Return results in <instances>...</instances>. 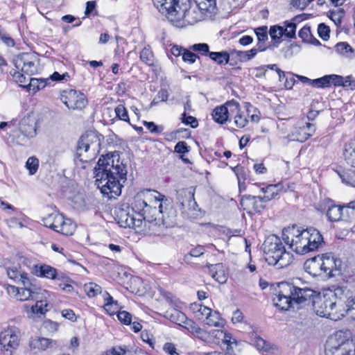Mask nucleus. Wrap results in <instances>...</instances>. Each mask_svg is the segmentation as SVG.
<instances>
[{
	"instance_id": "nucleus-1",
	"label": "nucleus",
	"mask_w": 355,
	"mask_h": 355,
	"mask_svg": "<svg viewBox=\"0 0 355 355\" xmlns=\"http://www.w3.org/2000/svg\"><path fill=\"white\" fill-rule=\"evenodd\" d=\"M96 184L101 193L108 199L116 198L121 193L127 180L126 166L120 161L118 152L101 155L94 168Z\"/></svg>"
},
{
	"instance_id": "nucleus-2",
	"label": "nucleus",
	"mask_w": 355,
	"mask_h": 355,
	"mask_svg": "<svg viewBox=\"0 0 355 355\" xmlns=\"http://www.w3.org/2000/svg\"><path fill=\"white\" fill-rule=\"evenodd\" d=\"M282 239L289 248L301 255L317 250L324 243L322 234L315 228L304 229L296 225L283 230Z\"/></svg>"
},
{
	"instance_id": "nucleus-3",
	"label": "nucleus",
	"mask_w": 355,
	"mask_h": 355,
	"mask_svg": "<svg viewBox=\"0 0 355 355\" xmlns=\"http://www.w3.org/2000/svg\"><path fill=\"white\" fill-rule=\"evenodd\" d=\"M187 3H189V0H182L181 6L172 21L176 26L193 25L206 17H211L216 9V0H195L189 7Z\"/></svg>"
},
{
	"instance_id": "nucleus-4",
	"label": "nucleus",
	"mask_w": 355,
	"mask_h": 355,
	"mask_svg": "<svg viewBox=\"0 0 355 355\" xmlns=\"http://www.w3.org/2000/svg\"><path fill=\"white\" fill-rule=\"evenodd\" d=\"M275 292V297L272 299L274 304L284 311L294 307L295 304H306L311 300L314 294L312 289L300 288L287 282L279 283Z\"/></svg>"
},
{
	"instance_id": "nucleus-5",
	"label": "nucleus",
	"mask_w": 355,
	"mask_h": 355,
	"mask_svg": "<svg viewBox=\"0 0 355 355\" xmlns=\"http://www.w3.org/2000/svg\"><path fill=\"white\" fill-rule=\"evenodd\" d=\"M263 250L266 261L269 265L283 268L293 262V254L286 250L282 239L275 234L270 235L265 239Z\"/></svg>"
},
{
	"instance_id": "nucleus-6",
	"label": "nucleus",
	"mask_w": 355,
	"mask_h": 355,
	"mask_svg": "<svg viewBox=\"0 0 355 355\" xmlns=\"http://www.w3.org/2000/svg\"><path fill=\"white\" fill-rule=\"evenodd\" d=\"M325 355H355V340L349 331H338L331 336L325 348Z\"/></svg>"
},
{
	"instance_id": "nucleus-7",
	"label": "nucleus",
	"mask_w": 355,
	"mask_h": 355,
	"mask_svg": "<svg viewBox=\"0 0 355 355\" xmlns=\"http://www.w3.org/2000/svg\"><path fill=\"white\" fill-rule=\"evenodd\" d=\"M164 196L160 193L150 189H147L138 193L135 198L133 202V209L137 212L138 216L146 219V214L150 212L153 209L151 203L154 201L155 203L157 202H163Z\"/></svg>"
},
{
	"instance_id": "nucleus-8",
	"label": "nucleus",
	"mask_w": 355,
	"mask_h": 355,
	"mask_svg": "<svg viewBox=\"0 0 355 355\" xmlns=\"http://www.w3.org/2000/svg\"><path fill=\"white\" fill-rule=\"evenodd\" d=\"M103 139L101 135L94 131H88L82 135L79 139L77 148L76 155L80 161L86 162V159H83L81 157L83 153H87L89 150L92 152L93 155L98 153L101 149V141Z\"/></svg>"
},
{
	"instance_id": "nucleus-9",
	"label": "nucleus",
	"mask_w": 355,
	"mask_h": 355,
	"mask_svg": "<svg viewBox=\"0 0 355 355\" xmlns=\"http://www.w3.org/2000/svg\"><path fill=\"white\" fill-rule=\"evenodd\" d=\"M44 225L62 234L72 235L76 230V224L70 218L60 213H52L44 218Z\"/></svg>"
},
{
	"instance_id": "nucleus-10",
	"label": "nucleus",
	"mask_w": 355,
	"mask_h": 355,
	"mask_svg": "<svg viewBox=\"0 0 355 355\" xmlns=\"http://www.w3.org/2000/svg\"><path fill=\"white\" fill-rule=\"evenodd\" d=\"M21 333L15 327H8L0 333V355H12L19 345Z\"/></svg>"
},
{
	"instance_id": "nucleus-11",
	"label": "nucleus",
	"mask_w": 355,
	"mask_h": 355,
	"mask_svg": "<svg viewBox=\"0 0 355 355\" xmlns=\"http://www.w3.org/2000/svg\"><path fill=\"white\" fill-rule=\"evenodd\" d=\"M335 307L334 300L331 292L325 291L313 299V308L315 313L320 316L331 319V313Z\"/></svg>"
},
{
	"instance_id": "nucleus-12",
	"label": "nucleus",
	"mask_w": 355,
	"mask_h": 355,
	"mask_svg": "<svg viewBox=\"0 0 355 355\" xmlns=\"http://www.w3.org/2000/svg\"><path fill=\"white\" fill-rule=\"evenodd\" d=\"M13 63L17 69H21L22 72L28 76H33L38 71L39 59L37 55L34 53L19 54L14 58Z\"/></svg>"
},
{
	"instance_id": "nucleus-13",
	"label": "nucleus",
	"mask_w": 355,
	"mask_h": 355,
	"mask_svg": "<svg viewBox=\"0 0 355 355\" xmlns=\"http://www.w3.org/2000/svg\"><path fill=\"white\" fill-rule=\"evenodd\" d=\"M62 102L71 110H81L87 105V98L81 92L76 89H66L60 94Z\"/></svg>"
},
{
	"instance_id": "nucleus-14",
	"label": "nucleus",
	"mask_w": 355,
	"mask_h": 355,
	"mask_svg": "<svg viewBox=\"0 0 355 355\" xmlns=\"http://www.w3.org/2000/svg\"><path fill=\"white\" fill-rule=\"evenodd\" d=\"M50 296V292L34 285L31 300L36 301V303L31 307L32 313L37 315L45 314L50 309V305L47 302V299Z\"/></svg>"
},
{
	"instance_id": "nucleus-15",
	"label": "nucleus",
	"mask_w": 355,
	"mask_h": 355,
	"mask_svg": "<svg viewBox=\"0 0 355 355\" xmlns=\"http://www.w3.org/2000/svg\"><path fill=\"white\" fill-rule=\"evenodd\" d=\"M315 130L314 123L302 119L295 124L290 137L293 141L304 142L315 133Z\"/></svg>"
},
{
	"instance_id": "nucleus-16",
	"label": "nucleus",
	"mask_w": 355,
	"mask_h": 355,
	"mask_svg": "<svg viewBox=\"0 0 355 355\" xmlns=\"http://www.w3.org/2000/svg\"><path fill=\"white\" fill-rule=\"evenodd\" d=\"M335 307L331 315V320L337 321L345 315L355 320V300L354 296L348 300H334Z\"/></svg>"
},
{
	"instance_id": "nucleus-17",
	"label": "nucleus",
	"mask_w": 355,
	"mask_h": 355,
	"mask_svg": "<svg viewBox=\"0 0 355 355\" xmlns=\"http://www.w3.org/2000/svg\"><path fill=\"white\" fill-rule=\"evenodd\" d=\"M159 11L164 15L171 22L174 20L182 0H153Z\"/></svg>"
},
{
	"instance_id": "nucleus-18",
	"label": "nucleus",
	"mask_w": 355,
	"mask_h": 355,
	"mask_svg": "<svg viewBox=\"0 0 355 355\" xmlns=\"http://www.w3.org/2000/svg\"><path fill=\"white\" fill-rule=\"evenodd\" d=\"M266 203L261 196L244 195L240 201L241 206L249 214L261 212L266 208Z\"/></svg>"
},
{
	"instance_id": "nucleus-19",
	"label": "nucleus",
	"mask_w": 355,
	"mask_h": 355,
	"mask_svg": "<svg viewBox=\"0 0 355 355\" xmlns=\"http://www.w3.org/2000/svg\"><path fill=\"white\" fill-rule=\"evenodd\" d=\"M209 340L211 344H219L221 341L223 344L226 345V350L230 352L233 349V345L236 346L237 342L232 337L231 334L223 331L220 329H214L209 331Z\"/></svg>"
},
{
	"instance_id": "nucleus-20",
	"label": "nucleus",
	"mask_w": 355,
	"mask_h": 355,
	"mask_svg": "<svg viewBox=\"0 0 355 355\" xmlns=\"http://www.w3.org/2000/svg\"><path fill=\"white\" fill-rule=\"evenodd\" d=\"M33 273L37 277H45L51 279L64 280L69 279L65 277L62 273H58L56 268L46 264L34 265Z\"/></svg>"
},
{
	"instance_id": "nucleus-21",
	"label": "nucleus",
	"mask_w": 355,
	"mask_h": 355,
	"mask_svg": "<svg viewBox=\"0 0 355 355\" xmlns=\"http://www.w3.org/2000/svg\"><path fill=\"white\" fill-rule=\"evenodd\" d=\"M299 80L303 83H306L317 88H327L330 87V82H334L336 85H339L338 80H340V78L336 76L325 75L321 78L316 79H310L308 77L295 75Z\"/></svg>"
},
{
	"instance_id": "nucleus-22",
	"label": "nucleus",
	"mask_w": 355,
	"mask_h": 355,
	"mask_svg": "<svg viewBox=\"0 0 355 355\" xmlns=\"http://www.w3.org/2000/svg\"><path fill=\"white\" fill-rule=\"evenodd\" d=\"M321 259L322 275L330 277H334L339 273L340 260H337L333 256L327 254H322Z\"/></svg>"
},
{
	"instance_id": "nucleus-23",
	"label": "nucleus",
	"mask_w": 355,
	"mask_h": 355,
	"mask_svg": "<svg viewBox=\"0 0 355 355\" xmlns=\"http://www.w3.org/2000/svg\"><path fill=\"white\" fill-rule=\"evenodd\" d=\"M117 216L119 218L118 223L123 227L140 228L144 223L143 218L139 216L136 218L124 210L120 211Z\"/></svg>"
},
{
	"instance_id": "nucleus-24",
	"label": "nucleus",
	"mask_w": 355,
	"mask_h": 355,
	"mask_svg": "<svg viewBox=\"0 0 355 355\" xmlns=\"http://www.w3.org/2000/svg\"><path fill=\"white\" fill-rule=\"evenodd\" d=\"M321 261V257L319 255L307 259L304 264L305 271L313 277L322 276Z\"/></svg>"
},
{
	"instance_id": "nucleus-25",
	"label": "nucleus",
	"mask_w": 355,
	"mask_h": 355,
	"mask_svg": "<svg viewBox=\"0 0 355 355\" xmlns=\"http://www.w3.org/2000/svg\"><path fill=\"white\" fill-rule=\"evenodd\" d=\"M257 186L260 188V191L263 193V199L268 202L274 199L279 192L282 189L281 184L265 185L264 183H259Z\"/></svg>"
},
{
	"instance_id": "nucleus-26",
	"label": "nucleus",
	"mask_w": 355,
	"mask_h": 355,
	"mask_svg": "<svg viewBox=\"0 0 355 355\" xmlns=\"http://www.w3.org/2000/svg\"><path fill=\"white\" fill-rule=\"evenodd\" d=\"M227 105L230 107V113L236 114L234 116V123L239 128H244L248 124V120L245 116L239 112V103L235 100H232L227 101Z\"/></svg>"
},
{
	"instance_id": "nucleus-27",
	"label": "nucleus",
	"mask_w": 355,
	"mask_h": 355,
	"mask_svg": "<svg viewBox=\"0 0 355 355\" xmlns=\"http://www.w3.org/2000/svg\"><path fill=\"white\" fill-rule=\"evenodd\" d=\"M209 272L212 278L220 284H224L227 280V275L225 272V266L223 263L209 264Z\"/></svg>"
},
{
	"instance_id": "nucleus-28",
	"label": "nucleus",
	"mask_w": 355,
	"mask_h": 355,
	"mask_svg": "<svg viewBox=\"0 0 355 355\" xmlns=\"http://www.w3.org/2000/svg\"><path fill=\"white\" fill-rule=\"evenodd\" d=\"M178 200L182 208H188L189 210H196L197 202L194 198V194L190 191H181L178 193Z\"/></svg>"
},
{
	"instance_id": "nucleus-29",
	"label": "nucleus",
	"mask_w": 355,
	"mask_h": 355,
	"mask_svg": "<svg viewBox=\"0 0 355 355\" xmlns=\"http://www.w3.org/2000/svg\"><path fill=\"white\" fill-rule=\"evenodd\" d=\"M55 344L56 342L53 340L36 336L30 339L28 345L31 349L43 351Z\"/></svg>"
},
{
	"instance_id": "nucleus-30",
	"label": "nucleus",
	"mask_w": 355,
	"mask_h": 355,
	"mask_svg": "<svg viewBox=\"0 0 355 355\" xmlns=\"http://www.w3.org/2000/svg\"><path fill=\"white\" fill-rule=\"evenodd\" d=\"M325 291L331 293L334 300L346 301L354 297L350 295L349 290L344 286H333Z\"/></svg>"
},
{
	"instance_id": "nucleus-31",
	"label": "nucleus",
	"mask_w": 355,
	"mask_h": 355,
	"mask_svg": "<svg viewBox=\"0 0 355 355\" xmlns=\"http://www.w3.org/2000/svg\"><path fill=\"white\" fill-rule=\"evenodd\" d=\"M343 155L347 164L355 168V138L345 144Z\"/></svg>"
},
{
	"instance_id": "nucleus-32",
	"label": "nucleus",
	"mask_w": 355,
	"mask_h": 355,
	"mask_svg": "<svg viewBox=\"0 0 355 355\" xmlns=\"http://www.w3.org/2000/svg\"><path fill=\"white\" fill-rule=\"evenodd\" d=\"M8 277L15 283L21 282L22 284H29L30 279L27 277V274L18 270L15 267L8 268L6 269Z\"/></svg>"
},
{
	"instance_id": "nucleus-33",
	"label": "nucleus",
	"mask_w": 355,
	"mask_h": 355,
	"mask_svg": "<svg viewBox=\"0 0 355 355\" xmlns=\"http://www.w3.org/2000/svg\"><path fill=\"white\" fill-rule=\"evenodd\" d=\"M228 105L227 103L220 106H217L212 112L213 119L218 123H225L227 119L229 113L230 112L228 110Z\"/></svg>"
},
{
	"instance_id": "nucleus-34",
	"label": "nucleus",
	"mask_w": 355,
	"mask_h": 355,
	"mask_svg": "<svg viewBox=\"0 0 355 355\" xmlns=\"http://www.w3.org/2000/svg\"><path fill=\"white\" fill-rule=\"evenodd\" d=\"M159 212L162 214V223L166 227H172L176 224L175 211L171 209L168 212L163 211V204L160 202L159 205Z\"/></svg>"
},
{
	"instance_id": "nucleus-35",
	"label": "nucleus",
	"mask_w": 355,
	"mask_h": 355,
	"mask_svg": "<svg viewBox=\"0 0 355 355\" xmlns=\"http://www.w3.org/2000/svg\"><path fill=\"white\" fill-rule=\"evenodd\" d=\"M303 15L295 16L291 22L286 21L284 26V35L288 38L295 37L296 23L303 20Z\"/></svg>"
},
{
	"instance_id": "nucleus-36",
	"label": "nucleus",
	"mask_w": 355,
	"mask_h": 355,
	"mask_svg": "<svg viewBox=\"0 0 355 355\" xmlns=\"http://www.w3.org/2000/svg\"><path fill=\"white\" fill-rule=\"evenodd\" d=\"M254 31L258 39L257 49L259 51H263L266 49L265 42L268 40V27L266 26H260L257 28Z\"/></svg>"
},
{
	"instance_id": "nucleus-37",
	"label": "nucleus",
	"mask_w": 355,
	"mask_h": 355,
	"mask_svg": "<svg viewBox=\"0 0 355 355\" xmlns=\"http://www.w3.org/2000/svg\"><path fill=\"white\" fill-rule=\"evenodd\" d=\"M19 130L25 137H33L36 135L34 123H30L28 119H23L19 124Z\"/></svg>"
},
{
	"instance_id": "nucleus-38",
	"label": "nucleus",
	"mask_w": 355,
	"mask_h": 355,
	"mask_svg": "<svg viewBox=\"0 0 355 355\" xmlns=\"http://www.w3.org/2000/svg\"><path fill=\"white\" fill-rule=\"evenodd\" d=\"M165 317L180 326L186 320L187 315L178 309H172L166 312Z\"/></svg>"
},
{
	"instance_id": "nucleus-39",
	"label": "nucleus",
	"mask_w": 355,
	"mask_h": 355,
	"mask_svg": "<svg viewBox=\"0 0 355 355\" xmlns=\"http://www.w3.org/2000/svg\"><path fill=\"white\" fill-rule=\"evenodd\" d=\"M191 309L196 315V318L204 321L206 320L207 316L210 315V313L212 311L211 309L205 306L196 303L191 305Z\"/></svg>"
},
{
	"instance_id": "nucleus-40",
	"label": "nucleus",
	"mask_w": 355,
	"mask_h": 355,
	"mask_svg": "<svg viewBox=\"0 0 355 355\" xmlns=\"http://www.w3.org/2000/svg\"><path fill=\"white\" fill-rule=\"evenodd\" d=\"M230 53L223 51L220 52H210L209 58L219 65H225L230 61Z\"/></svg>"
},
{
	"instance_id": "nucleus-41",
	"label": "nucleus",
	"mask_w": 355,
	"mask_h": 355,
	"mask_svg": "<svg viewBox=\"0 0 355 355\" xmlns=\"http://www.w3.org/2000/svg\"><path fill=\"white\" fill-rule=\"evenodd\" d=\"M343 207L340 205H331L329 206L327 216L331 221H338L342 217Z\"/></svg>"
},
{
	"instance_id": "nucleus-42",
	"label": "nucleus",
	"mask_w": 355,
	"mask_h": 355,
	"mask_svg": "<svg viewBox=\"0 0 355 355\" xmlns=\"http://www.w3.org/2000/svg\"><path fill=\"white\" fill-rule=\"evenodd\" d=\"M284 26L278 25L272 26L269 30V35L272 41H274L273 45L277 46L280 42L282 37L284 35Z\"/></svg>"
},
{
	"instance_id": "nucleus-43",
	"label": "nucleus",
	"mask_w": 355,
	"mask_h": 355,
	"mask_svg": "<svg viewBox=\"0 0 355 355\" xmlns=\"http://www.w3.org/2000/svg\"><path fill=\"white\" fill-rule=\"evenodd\" d=\"M34 285L31 281L29 284H23L24 287L17 288V293L21 301L28 300L32 298Z\"/></svg>"
},
{
	"instance_id": "nucleus-44",
	"label": "nucleus",
	"mask_w": 355,
	"mask_h": 355,
	"mask_svg": "<svg viewBox=\"0 0 355 355\" xmlns=\"http://www.w3.org/2000/svg\"><path fill=\"white\" fill-rule=\"evenodd\" d=\"M205 323L209 326L222 327L224 321L217 311H211L210 315L207 316L205 320Z\"/></svg>"
},
{
	"instance_id": "nucleus-45",
	"label": "nucleus",
	"mask_w": 355,
	"mask_h": 355,
	"mask_svg": "<svg viewBox=\"0 0 355 355\" xmlns=\"http://www.w3.org/2000/svg\"><path fill=\"white\" fill-rule=\"evenodd\" d=\"M342 182L346 184L355 187V170L349 169L338 173Z\"/></svg>"
},
{
	"instance_id": "nucleus-46",
	"label": "nucleus",
	"mask_w": 355,
	"mask_h": 355,
	"mask_svg": "<svg viewBox=\"0 0 355 355\" xmlns=\"http://www.w3.org/2000/svg\"><path fill=\"white\" fill-rule=\"evenodd\" d=\"M84 291L89 297H94L102 292V288L94 282H89L84 285Z\"/></svg>"
},
{
	"instance_id": "nucleus-47",
	"label": "nucleus",
	"mask_w": 355,
	"mask_h": 355,
	"mask_svg": "<svg viewBox=\"0 0 355 355\" xmlns=\"http://www.w3.org/2000/svg\"><path fill=\"white\" fill-rule=\"evenodd\" d=\"M330 76H336L340 78V80H338L339 85H336V83L333 82H330V87L333 85L335 87H350L351 89H355V80H351V76H347L344 78L343 76L336 75V74H331Z\"/></svg>"
},
{
	"instance_id": "nucleus-48",
	"label": "nucleus",
	"mask_w": 355,
	"mask_h": 355,
	"mask_svg": "<svg viewBox=\"0 0 355 355\" xmlns=\"http://www.w3.org/2000/svg\"><path fill=\"white\" fill-rule=\"evenodd\" d=\"M140 59L148 66L154 64V55L149 47H144L140 53Z\"/></svg>"
},
{
	"instance_id": "nucleus-49",
	"label": "nucleus",
	"mask_w": 355,
	"mask_h": 355,
	"mask_svg": "<svg viewBox=\"0 0 355 355\" xmlns=\"http://www.w3.org/2000/svg\"><path fill=\"white\" fill-rule=\"evenodd\" d=\"M259 51V50L257 48H253V49H250V51H236V50L234 51L236 55L239 58V59L242 62H246V61L251 60L257 55V53Z\"/></svg>"
},
{
	"instance_id": "nucleus-50",
	"label": "nucleus",
	"mask_w": 355,
	"mask_h": 355,
	"mask_svg": "<svg viewBox=\"0 0 355 355\" xmlns=\"http://www.w3.org/2000/svg\"><path fill=\"white\" fill-rule=\"evenodd\" d=\"M205 252V247L202 245H197L191 249L190 252L184 257V261L189 263L191 261V257H199L204 254Z\"/></svg>"
},
{
	"instance_id": "nucleus-51",
	"label": "nucleus",
	"mask_w": 355,
	"mask_h": 355,
	"mask_svg": "<svg viewBox=\"0 0 355 355\" xmlns=\"http://www.w3.org/2000/svg\"><path fill=\"white\" fill-rule=\"evenodd\" d=\"M190 50L196 51L202 55L209 56L210 54L209 46L206 43L195 44L189 47Z\"/></svg>"
},
{
	"instance_id": "nucleus-52",
	"label": "nucleus",
	"mask_w": 355,
	"mask_h": 355,
	"mask_svg": "<svg viewBox=\"0 0 355 355\" xmlns=\"http://www.w3.org/2000/svg\"><path fill=\"white\" fill-rule=\"evenodd\" d=\"M26 167L28 170L30 175H34L39 167L38 159L35 157H30L26 162Z\"/></svg>"
},
{
	"instance_id": "nucleus-53",
	"label": "nucleus",
	"mask_w": 355,
	"mask_h": 355,
	"mask_svg": "<svg viewBox=\"0 0 355 355\" xmlns=\"http://www.w3.org/2000/svg\"><path fill=\"white\" fill-rule=\"evenodd\" d=\"M116 116L122 121L130 122L128 111L123 105L119 104L114 109Z\"/></svg>"
},
{
	"instance_id": "nucleus-54",
	"label": "nucleus",
	"mask_w": 355,
	"mask_h": 355,
	"mask_svg": "<svg viewBox=\"0 0 355 355\" xmlns=\"http://www.w3.org/2000/svg\"><path fill=\"white\" fill-rule=\"evenodd\" d=\"M193 336L207 344L210 345L209 331H207L198 326Z\"/></svg>"
},
{
	"instance_id": "nucleus-55",
	"label": "nucleus",
	"mask_w": 355,
	"mask_h": 355,
	"mask_svg": "<svg viewBox=\"0 0 355 355\" xmlns=\"http://www.w3.org/2000/svg\"><path fill=\"white\" fill-rule=\"evenodd\" d=\"M298 35L302 39V42H307L310 41L311 39H313L311 27L309 26H304L300 30Z\"/></svg>"
},
{
	"instance_id": "nucleus-56",
	"label": "nucleus",
	"mask_w": 355,
	"mask_h": 355,
	"mask_svg": "<svg viewBox=\"0 0 355 355\" xmlns=\"http://www.w3.org/2000/svg\"><path fill=\"white\" fill-rule=\"evenodd\" d=\"M232 169L235 173L238 182H245L247 180L248 173L243 166L237 165Z\"/></svg>"
},
{
	"instance_id": "nucleus-57",
	"label": "nucleus",
	"mask_w": 355,
	"mask_h": 355,
	"mask_svg": "<svg viewBox=\"0 0 355 355\" xmlns=\"http://www.w3.org/2000/svg\"><path fill=\"white\" fill-rule=\"evenodd\" d=\"M318 33L320 38L323 40H328L329 39V27L326 26L324 24L321 23L318 25Z\"/></svg>"
},
{
	"instance_id": "nucleus-58",
	"label": "nucleus",
	"mask_w": 355,
	"mask_h": 355,
	"mask_svg": "<svg viewBox=\"0 0 355 355\" xmlns=\"http://www.w3.org/2000/svg\"><path fill=\"white\" fill-rule=\"evenodd\" d=\"M314 0H291L290 5L294 8L303 10Z\"/></svg>"
},
{
	"instance_id": "nucleus-59",
	"label": "nucleus",
	"mask_w": 355,
	"mask_h": 355,
	"mask_svg": "<svg viewBox=\"0 0 355 355\" xmlns=\"http://www.w3.org/2000/svg\"><path fill=\"white\" fill-rule=\"evenodd\" d=\"M197 58H200L196 53L191 52L190 50L184 49L182 53V60L185 62L193 64L196 62Z\"/></svg>"
},
{
	"instance_id": "nucleus-60",
	"label": "nucleus",
	"mask_w": 355,
	"mask_h": 355,
	"mask_svg": "<svg viewBox=\"0 0 355 355\" xmlns=\"http://www.w3.org/2000/svg\"><path fill=\"white\" fill-rule=\"evenodd\" d=\"M181 120L185 125H189L191 128H195L198 125L197 119L192 116H187L185 112L182 114Z\"/></svg>"
},
{
	"instance_id": "nucleus-61",
	"label": "nucleus",
	"mask_w": 355,
	"mask_h": 355,
	"mask_svg": "<svg viewBox=\"0 0 355 355\" xmlns=\"http://www.w3.org/2000/svg\"><path fill=\"white\" fill-rule=\"evenodd\" d=\"M143 124L146 128L151 132L155 134H159L164 130V127L162 125H157L154 122H148L146 121H143Z\"/></svg>"
},
{
	"instance_id": "nucleus-62",
	"label": "nucleus",
	"mask_w": 355,
	"mask_h": 355,
	"mask_svg": "<svg viewBox=\"0 0 355 355\" xmlns=\"http://www.w3.org/2000/svg\"><path fill=\"white\" fill-rule=\"evenodd\" d=\"M46 80L43 79L30 78L29 87H33V89L40 90L45 87Z\"/></svg>"
},
{
	"instance_id": "nucleus-63",
	"label": "nucleus",
	"mask_w": 355,
	"mask_h": 355,
	"mask_svg": "<svg viewBox=\"0 0 355 355\" xmlns=\"http://www.w3.org/2000/svg\"><path fill=\"white\" fill-rule=\"evenodd\" d=\"M180 326L187 329L192 335H193L195 331L198 327V325L196 324L194 321H193L191 319H189L187 317L186 318V320L184 321V322H182V324Z\"/></svg>"
},
{
	"instance_id": "nucleus-64",
	"label": "nucleus",
	"mask_w": 355,
	"mask_h": 355,
	"mask_svg": "<svg viewBox=\"0 0 355 355\" xmlns=\"http://www.w3.org/2000/svg\"><path fill=\"white\" fill-rule=\"evenodd\" d=\"M126 350L121 347L116 346L107 350L102 355H125Z\"/></svg>"
}]
</instances>
